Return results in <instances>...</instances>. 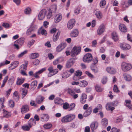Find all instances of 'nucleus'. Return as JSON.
I'll list each match as a JSON object with an SVG mask.
<instances>
[{
	"instance_id": "f257e3e1",
	"label": "nucleus",
	"mask_w": 132,
	"mask_h": 132,
	"mask_svg": "<svg viewBox=\"0 0 132 132\" xmlns=\"http://www.w3.org/2000/svg\"><path fill=\"white\" fill-rule=\"evenodd\" d=\"M75 118V116L73 114H69L62 118L61 121L63 123H67L72 121Z\"/></svg>"
},
{
	"instance_id": "f03ea898",
	"label": "nucleus",
	"mask_w": 132,
	"mask_h": 132,
	"mask_svg": "<svg viewBox=\"0 0 132 132\" xmlns=\"http://www.w3.org/2000/svg\"><path fill=\"white\" fill-rule=\"evenodd\" d=\"M121 68L123 71L126 72L131 69L132 67L130 64L123 62L121 64Z\"/></svg>"
},
{
	"instance_id": "7ed1b4c3",
	"label": "nucleus",
	"mask_w": 132,
	"mask_h": 132,
	"mask_svg": "<svg viewBox=\"0 0 132 132\" xmlns=\"http://www.w3.org/2000/svg\"><path fill=\"white\" fill-rule=\"evenodd\" d=\"M93 59V56L90 53L86 54L83 57V61L85 62L89 63Z\"/></svg>"
},
{
	"instance_id": "20e7f679",
	"label": "nucleus",
	"mask_w": 132,
	"mask_h": 132,
	"mask_svg": "<svg viewBox=\"0 0 132 132\" xmlns=\"http://www.w3.org/2000/svg\"><path fill=\"white\" fill-rule=\"evenodd\" d=\"M80 47L75 46L71 50V55L74 57L77 55L81 51Z\"/></svg>"
},
{
	"instance_id": "39448f33",
	"label": "nucleus",
	"mask_w": 132,
	"mask_h": 132,
	"mask_svg": "<svg viewBox=\"0 0 132 132\" xmlns=\"http://www.w3.org/2000/svg\"><path fill=\"white\" fill-rule=\"evenodd\" d=\"M51 10L50 9L46 15L47 18L49 19L51 18L52 16V11H55L57 9L56 6L55 5H53L51 7Z\"/></svg>"
},
{
	"instance_id": "423d86ee",
	"label": "nucleus",
	"mask_w": 132,
	"mask_h": 132,
	"mask_svg": "<svg viewBox=\"0 0 132 132\" xmlns=\"http://www.w3.org/2000/svg\"><path fill=\"white\" fill-rule=\"evenodd\" d=\"M47 13L46 10L44 9L42 10L39 13L38 16V19L40 20L43 19L45 18V14Z\"/></svg>"
},
{
	"instance_id": "0eeeda50",
	"label": "nucleus",
	"mask_w": 132,
	"mask_h": 132,
	"mask_svg": "<svg viewBox=\"0 0 132 132\" xmlns=\"http://www.w3.org/2000/svg\"><path fill=\"white\" fill-rule=\"evenodd\" d=\"M75 22V20L74 19H71L68 21L67 24V27L68 29H71L73 28Z\"/></svg>"
},
{
	"instance_id": "6e6552de",
	"label": "nucleus",
	"mask_w": 132,
	"mask_h": 132,
	"mask_svg": "<svg viewBox=\"0 0 132 132\" xmlns=\"http://www.w3.org/2000/svg\"><path fill=\"white\" fill-rule=\"evenodd\" d=\"M75 58H71L68 60L66 63V67L67 68H70L73 64L75 62Z\"/></svg>"
},
{
	"instance_id": "1a4fd4ad",
	"label": "nucleus",
	"mask_w": 132,
	"mask_h": 132,
	"mask_svg": "<svg viewBox=\"0 0 132 132\" xmlns=\"http://www.w3.org/2000/svg\"><path fill=\"white\" fill-rule=\"evenodd\" d=\"M98 126V123L96 121H94L90 125V127L92 132H94V130L97 128Z\"/></svg>"
},
{
	"instance_id": "9d476101",
	"label": "nucleus",
	"mask_w": 132,
	"mask_h": 132,
	"mask_svg": "<svg viewBox=\"0 0 132 132\" xmlns=\"http://www.w3.org/2000/svg\"><path fill=\"white\" fill-rule=\"evenodd\" d=\"M120 46L121 49L125 50H129L131 48L129 44L125 43H121L120 44Z\"/></svg>"
},
{
	"instance_id": "9b49d317",
	"label": "nucleus",
	"mask_w": 132,
	"mask_h": 132,
	"mask_svg": "<svg viewBox=\"0 0 132 132\" xmlns=\"http://www.w3.org/2000/svg\"><path fill=\"white\" fill-rule=\"evenodd\" d=\"M62 15L61 14L59 13L56 14L54 17V22L57 23L60 21L62 19Z\"/></svg>"
},
{
	"instance_id": "f8f14e48",
	"label": "nucleus",
	"mask_w": 132,
	"mask_h": 132,
	"mask_svg": "<svg viewBox=\"0 0 132 132\" xmlns=\"http://www.w3.org/2000/svg\"><path fill=\"white\" fill-rule=\"evenodd\" d=\"M66 44L65 43H62L59 44L56 48V51L57 52L61 51L66 46Z\"/></svg>"
},
{
	"instance_id": "ddd939ff",
	"label": "nucleus",
	"mask_w": 132,
	"mask_h": 132,
	"mask_svg": "<svg viewBox=\"0 0 132 132\" xmlns=\"http://www.w3.org/2000/svg\"><path fill=\"white\" fill-rule=\"evenodd\" d=\"M3 116L1 117V118L2 119L3 118H8L11 116V114L10 113L8 112L5 109L3 110Z\"/></svg>"
},
{
	"instance_id": "4468645a",
	"label": "nucleus",
	"mask_w": 132,
	"mask_h": 132,
	"mask_svg": "<svg viewBox=\"0 0 132 132\" xmlns=\"http://www.w3.org/2000/svg\"><path fill=\"white\" fill-rule=\"evenodd\" d=\"M105 29V26L103 24L101 25L99 27L97 30V34L98 35L101 34L104 31Z\"/></svg>"
},
{
	"instance_id": "2eb2a0df",
	"label": "nucleus",
	"mask_w": 132,
	"mask_h": 132,
	"mask_svg": "<svg viewBox=\"0 0 132 132\" xmlns=\"http://www.w3.org/2000/svg\"><path fill=\"white\" fill-rule=\"evenodd\" d=\"M92 111V106L89 107L84 113L83 116L84 117L88 116L91 114Z\"/></svg>"
},
{
	"instance_id": "dca6fc26",
	"label": "nucleus",
	"mask_w": 132,
	"mask_h": 132,
	"mask_svg": "<svg viewBox=\"0 0 132 132\" xmlns=\"http://www.w3.org/2000/svg\"><path fill=\"white\" fill-rule=\"evenodd\" d=\"M41 120L42 121H46L48 120L49 117L48 114H41L40 116Z\"/></svg>"
},
{
	"instance_id": "f3484780",
	"label": "nucleus",
	"mask_w": 132,
	"mask_h": 132,
	"mask_svg": "<svg viewBox=\"0 0 132 132\" xmlns=\"http://www.w3.org/2000/svg\"><path fill=\"white\" fill-rule=\"evenodd\" d=\"M119 28L120 31L122 32H125L127 31L126 26L123 24H120L119 25Z\"/></svg>"
},
{
	"instance_id": "a211bd4d",
	"label": "nucleus",
	"mask_w": 132,
	"mask_h": 132,
	"mask_svg": "<svg viewBox=\"0 0 132 132\" xmlns=\"http://www.w3.org/2000/svg\"><path fill=\"white\" fill-rule=\"evenodd\" d=\"M106 71L109 73L111 74H114L116 72L115 69L113 67H108L106 69Z\"/></svg>"
},
{
	"instance_id": "6ab92c4d",
	"label": "nucleus",
	"mask_w": 132,
	"mask_h": 132,
	"mask_svg": "<svg viewBox=\"0 0 132 132\" xmlns=\"http://www.w3.org/2000/svg\"><path fill=\"white\" fill-rule=\"evenodd\" d=\"M46 70V69L45 68H42L40 70L36 72L34 75V77L36 78H39V75L45 71Z\"/></svg>"
},
{
	"instance_id": "aec40b11",
	"label": "nucleus",
	"mask_w": 132,
	"mask_h": 132,
	"mask_svg": "<svg viewBox=\"0 0 132 132\" xmlns=\"http://www.w3.org/2000/svg\"><path fill=\"white\" fill-rule=\"evenodd\" d=\"M79 34V31L77 29H74L70 33V35L72 37H77Z\"/></svg>"
},
{
	"instance_id": "412c9836",
	"label": "nucleus",
	"mask_w": 132,
	"mask_h": 132,
	"mask_svg": "<svg viewBox=\"0 0 132 132\" xmlns=\"http://www.w3.org/2000/svg\"><path fill=\"white\" fill-rule=\"evenodd\" d=\"M113 106L111 102L107 103L106 105V108L108 110H111L113 111L115 108L114 107H112Z\"/></svg>"
},
{
	"instance_id": "4be33fe9",
	"label": "nucleus",
	"mask_w": 132,
	"mask_h": 132,
	"mask_svg": "<svg viewBox=\"0 0 132 132\" xmlns=\"http://www.w3.org/2000/svg\"><path fill=\"white\" fill-rule=\"evenodd\" d=\"M94 13L97 18L101 19L102 17V15L101 13L98 10H95L94 11Z\"/></svg>"
},
{
	"instance_id": "5701e85b",
	"label": "nucleus",
	"mask_w": 132,
	"mask_h": 132,
	"mask_svg": "<svg viewBox=\"0 0 132 132\" xmlns=\"http://www.w3.org/2000/svg\"><path fill=\"white\" fill-rule=\"evenodd\" d=\"M20 91L21 93L22 98H23L27 94L28 92V90L25 88H21L20 89Z\"/></svg>"
},
{
	"instance_id": "b1692460",
	"label": "nucleus",
	"mask_w": 132,
	"mask_h": 132,
	"mask_svg": "<svg viewBox=\"0 0 132 132\" xmlns=\"http://www.w3.org/2000/svg\"><path fill=\"white\" fill-rule=\"evenodd\" d=\"M60 32V31L57 30V33L54 34L53 36V39L54 42H55L58 39Z\"/></svg>"
},
{
	"instance_id": "393cba45",
	"label": "nucleus",
	"mask_w": 132,
	"mask_h": 132,
	"mask_svg": "<svg viewBox=\"0 0 132 132\" xmlns=\"http://www.w3.org/2000/svg\"><path fill=\"white\" fill-rule=\"evenodd\" d=\"M44 98L42 96H39L36 99L37 103L38 104H40L44 101Z\"/></svg>"
},
{
	"instance_id": "a878e982",
	"label": "nucleus",
	"mask_w": 132,
	"mask_h": 132,
	"mask_svg": "<svg viewBox=\"0 0 132 132\" xmlns=\"http://www.w3.org/2000/svg\"><path fill=\"white\" fill-rule=\"evenodd\" d=\"M29 110V108L28 106L25 105L23 106L21 109L22 113H25Z\"/></svg>"
},
{
	"instance_id": "bb28decb",
	"label": "nucleus",
	"mask_w": 132,
	"mask_h": 132,
	"mask_svg": "<svg viewBox=\"0 0 132 132\" xmlns=\"http://www.w3.org/2000/svg\"><path fill=\"white\" fill-rule=\"evenodd\" d=\"M87 96L85 93H83L82 94L80 102L82 104H84L86 101Z\"/></svg>"
},
{
	"instance_id": "cd10ccee",
	"label": "nucleus",
	"mask_w": 132,
	"mask_h": 132,
	"mask_svg": "<svg viewBox=\"0 0 132 132\" xmlns=\"http://www.w3.org/2000/svg\"><path fill=\"white\" fill-rule=\"evenodd\" d=\"M24 41V39L23 38H20L15 42V43H17L20 46H22Z\"/></svg>"
},
{
	"instance_id": "c85d7f7f",
	"label": "nucleus",
	"mask_w": 132,
	"mask_h": 132,
	"mask_svg": "<svg viewBox=\"0 0 132 132\" xmlns=\"http://www.w3.org/2000/svg\"><path fill=\"white\" fill-rule=\"evenodd\" d=\"M25 79L24 78H18L16 82V84L18 85H21L24 81Z\"/></svg>"
},
{
	"instance_id": "c756f323",
	"label": "nucleus",
	"mask_w": 132,
	"mask_h": 132,
	"mask_svg": "<svg viewBox=\"0 0 132 132\" xmlns=\"http://www.w3.org/2000/svg\"><path fill=\"white\" fill-rule=\"evenodd\" d=\"M54 101L55 104H61L63 102V101L59 98H55Z\"/></svg>"
},
{
	"instance_id": "7c9ffc66",
	"label": "nucleus",
	"mask_w": 132,
	"mask_h": 132,
	"mask_svg": "<svg viewBox=\"0 0 132 132\" xmlns=\"http://www.w3.org/2000/svg\"><path fill=\"white\" fill-rule=\"evenodd\" d=\"M112 39L115 42H116L118 40V37L115 32H113L112 33Z\"/></svg>"
},
{
	"instance_id": "2f4dec72",
	"label": "nucleus",
	"mask_w": 132,
	"mask_h": 132,
	"mask_svg": "<svg viewBox=\"0 0 132 132\" xmlns=\"http://www.w3.org/2000/svg\"><path fill=\"white\" fill-rule=\"evenodd\" d=\"M13 98V99L16 102L18 101L19 100V96L17 92H15L14 93Z\"/></svg>"
},
{
	"instance_id": "473e14b6",
	"label": "nucleus",
	"mask_w": 132,
	"mask_h": 132,
	"mask_svg": "<svg viewBox=\"0 0 132 132\" xmlns=\"http://www.w3.org/2000/svg\"><path fill=\"white\" fill-rule=\"evenodd\" d=\"M4 132H11V130L10 129L8 125H4L3 128Z\"/></svg>"
},
{
	"instance_id": "72a5a7b5",
	"label": "nucleus",
	"mask_w": 132,
	"mask_h": 132,
	"mask_svg": "<svg viewBox=\"0 0 132 132\" xmlns=\"http://www.w3.org/2000/svg\"><path fill=\"white\" fill-rule=\"evenodd\" d=\"M87 82L84 80L81 81L79 83V86L82 87H85L87 85Z\"/></svg>"
},
{
	"instance_id": "f704fd0d",
	"label": "nucleus",
	"mask_w": 132,
	"mask_h": 132,
	"mask_svg": "<svg viewBox=\"0 0 132 132\" xmlns=\"http://www.w3.org/2000/svg\"><path fill=\"white\" fill-rule=\"evenodd\" d=\"M29 123L31 127V125H34L36 123V121L33 118H31L29 121Z\"/></svg>"
},
{
	"instance_id": "c9c22d12",
	"label": "nucleus",
	"mask_w": 132,
	"mask_h": 132,
	"mask_svg": "<svg viewBox=\"0 0 132 132\" xmlns=\"http://www.w3.org/2000/svg\"><path fill=\"white\" fill-rule=\"evenodd\" d=\"M28 64V62H26L25 64H23L20 66V70H23L26 71L27 70V67Z\"/></svg>"
},
{
	"instance_id": "e433bc0d",
	"label": "nucleus",
	"mask_w": 132,
	"mask_h": 132,
	"mask_svg": "<svg viewBox=\"0 0 132 132\" xmlns=\"http://www.w3.org/2000/svg\"><path fill=\"white\" fill-rule=\"evenodd\" d=\"M124 78L125 80L127 81H129L131 80V76L128 74H125L124 75Z\"/></svg>"
},
{
	"instance_id": "4c0bfd02",
	"label": "nucleus",
	"mask_w": 132,
	"mask_h": 132,
	"mask_svg": "<svg viewBox=\"0 0 132 132\" xmlns=\"http://www.w3.org/2000/svg\"><path fill=\"white\" fill-rule=\"evenodd\" d=\"M31 9L29 7L26 8L24 10V13L27 15L30 14L31 13Z\"/></svg>"
},
{
	"instance_id": "58836bf2",
	"label": "nucleus",
	"mask_w": 132,
	"mask_h": 132,
	"mask_svg": "<svg viewBox=\"0 0 132 132\" xmlns=\"http://www.w3.org/2000/svg\"><path fill=\"white\" fill-rule=\"evenodd\" d=\"M39 56V54L37 53H32L30 56V58L31 59H34L37 57Z\"/></svg>"
},
{
	"instance_id": "ea45409f",
	"label": "nucleus",
	"mask_w": 132,
	"mask_h": 132,
	"mask_svg": "<svg viewBox=\"0 0 132 132\" xmlns=\"http://www.w3.org/2000/svg\"><path fill=\"white\" fill-rule=\"evenodd\" d=\"M101 123L104 126H107L108 123V120L106 118H103L102 120Z\"/></svg>"
},
{
	"instance_id": "a19ab883",
	"label": "nucleus",
	"mask_w": 132,
	"mask_h": 132,
	"mask_svg": "<svg viewBox=\"0 0 132 132\" xmlns=\"http://www.w3.org/2000/svg\"><path fill=\"white\" fill-rule=\"evenodd\" d=\"M37 81H33L31 83L30 86L32 88H33V89H34L37 86Z\"/></svg>"
},
{
	"instance_id": "79ce46f5",
	"label": "nucleus",
	"mask_w": 132,
	"mask_h": 132,
	"mask_svg": "<svg viewBox=\"0 0 132 132\" xmlns=\"http://www.w3.org/2000/svg\"><path fill=\"white\" fill-rule=\"evenodd\" d=\"M106 4V1L105 0H101L100 3V7L102 8H104Z\"/></svg>"
},
{
	"instance_id": "37998d69",
	"label": "nucleus",
	"mask_w": 132,
	"mask_h": 132,
	"mask_svg": "<svg viewBox=\"0 0 132 132\" xmlns=\"http://www.w3.org/2000/svg\"><path fill=\"white\" fill-rule=\"evenodd\" d=\"M71 75V74H69L67 72H64L62 75V78H66L69 77Z\"/></svg>"
},
{
	"instance_id": "c03bdc74",
	"label": "nucleus",
	"mask_w": 132,
	"mask_h": 132,
	"mask_svg": "<svg viewBox=\"0 0 132 132\" xmlns=\"http://www.w3.org/2000/svg\"><path fill=\"white\" fill-rule=\"evenodd\" d=\"M14 81V77H11L8 81V84L10 85H12Z\"/></svg>"
},
{
	"instance_id": "a18cd8bd",
	"label": "nucleus",
	"mask_w": 132,
	"mask_h": 132,
	"mask_svg": "<svg viewBox=\"0 0 132 132\" xmlns=\"http://www.w3.org/2000/svg\"><path fill=\"white\" fill-rule=\"evenodd\" d=\"M95 88L96 91L98 92H101L103 90V89L100 86L98 85H96Z\"/></svg>"
},
{
	"instance_id": "49530a36",
	"label": "nucleus",
	"mask_w": 132,
	"mask_h": 132,
	"mask_svg": "<svg viewBox=\"0 0 132 132\" xmlns=\"http://www.w3.org/2000/svg\"><path fill=\"white\" fill-rule=\"evenodd\" d=\"M68 93L71 96L75 94V92L73 90L70 88H69L67 90Z\"/></svg>"
},
{
	"instance_id": "de8ad7c7",
	"label": "nucleus",
	"mask_w": 132,
	"mask_h": 132,
	"mask_svg": "<svg viewBox=\"0 0 132 132\" xmlns=\"http://www.w3.org/2000/svg\"><path fill=\"white\" fill-rule=\"evenodd\" d=\"M75 106V104L74 103H71L70 105H69V111L73 110L74 109Z\"/></svg>"
},
{
	"instance_id": "09e8293b",
	"label": "nucleus",
	"mask_w": 132,
	"mask_h": 132,
	"mask_svg": "<svg viewBox=\"0 0 132 132\" xmlns=\"http://www.w3.org/2000/svg\"><path fill=\"white\" fill-rule=\"evenodd\" d=\"M63 109H67L69 108V104L68 103L65 102L63 103Z\"/></svg>"
},
{
	"instance_id": "8fccbe9b",
	"label": "nucleus",
	"mask_w": 132,
	"mask_h": 132,
	"mask_svg": "<svg viewBox=\"0 0 132 132\" xmlns=\"http://www.w3.org/2000/svg\"><path fill=\"white\" fill-rule=\"evenodd\" d=\"M19 64V62L18 61H15L11 64L10 65L11 66H14L15 67H16Z\"/></svg>"
},
{
	"instance_id": "3c124183",
	"label": "nucleus",
	"mask_w": 132,
	"mask_h": 132,
	"mask_svg": "<svg viewBox=\"0 0 132 132\" xmlns=\"http://www.w3.org/2000/svg\"><path fill=\"white\" fill-rule=\"evenodd\" d=\"M9 105L11 108H13L14 106V103L13 101L10 100L9 102Z\"/></svg>"
},
{
	"instance_id": "603ef678",
	"label": "nucleus",
	"mask_w": 132,
	"mask_h": 132,
	"mask_svg": "<svg viewBox=\"0 0 132 132\" xmlns=\"http://www.w3.org/2000/svg\"><path fill=\"white\" fill-rule=\"evenodd\" d=\"M33 29L31 27H30L28 29L26 32V34L27 35H30L32 31H33Z\"/></svg>"
},
{
	"instance_id": "864d4df0",
	"label": "nucleus",
	"mask_w": 132,
	"mask_h": 132,
	"mask_svg": "<svg viewBox=\"0 0 132 132\" xmlns=\"http://www.w3.org/2000/svg\"><path fill=\"white\" fill-rule=\"evenodd\" d=\"M113 90L115 92L119 93V90L118 89V87L116 85H114L113 88Z\"/></svg>"
},
{
	"instance_id": "5fc2aeb1",
	"label": "nucleus",
	"mask_w": 132,
	"mask_h": 132,
	"mask_svg": "<svg viewBox=\"0 0 132 132\" xmlns=\"http://www.w3.org/2000/svg\"><path fill=\"white\" fill-rule=\"evenodd\" d=\"M4 99L5 98L4 97L1 98H0V103L2 108H3L4 107L3 103L4 102Z\"/></svg>"
},
{
	"instance_id": "6e6d98bb",
	"label": "nucleus",
	"mask_w": 132,
	"mask_h": 132,
	"mask_svg": "<svg viewBox=\"0 0 132 132\" xmlns=\"http://www.w3.org/2000/svg\"><path fill=\"white\" fill-rule=\"evenodd\" d=\"M27 52V50H25L23 52L20 53L18 55V57H20L22 56L25 54H26Z\"/></svg>"
},
{
	"instance_id": "4d7b16f0",
	"label": "nucleus",
	"mask_w": 132,
	"mask_h": 132,
	"mask_svg": "<svg viewBox=\"0 0 132 132\" xmlns=\"http://www.w3.org/2000/svg\"><path fill=\"white\" fill-rule=\"evenodd\" d=\"M111 132H120V130L116 128L113 127L111 129Z\"/></svg>"
},
{
	"instance_id": "13d9d810",
	"label": "nucleus",
	"mask_w": 132,
	"mask_h": 132,
	"mask_svg": "<svg viewBox=\"0 0 132 132\" xmlns=\"http://www.w3.org/2000/svg\"><path fill=\"white\" fill-rule=\"evenodd\" d=\"M52 126V125L50 124H46L44 125V127L45 128L48 129L50 128Z\"/></svg>"
},
{
	"instance_id": "bf43d9fd",
	"label": "nucleus",
	"mask_w": 132,
	"mask_h": 132,
	"mask_svg": "<svg viewBox=\"0 0 132 132\" xmlns=\"http://www.w3.org/2000/svg\"><path fill=\"white\" fill-rule=\"evenodd\" d=\"M91 69L95 73H97L98 72V70L96 67H91Z\"/></svg>"
},
{
	"instance_id": "052dcab7",
	"label": "nucleus",
	"mask_w": 132,
	"mask_h": 132,
	"mask_svg": "<svg viewBox=\"0 0 132 132\" xmlns=\"http://www.w3.org/2000/svg\"><path fill=\"white\" fill-rule=\"evenodd\" d=\"M107 81V78L106 77H104L102 80V82L103 84L106 83Z\"/></svg>"
},
{
	"instance_id": "680f3d73",
	"label": "nucleus",
	"mask_w": 132,
	"mask_h": 132,
	"mask_svg": "<svg viewBox=\"0 0 132 132\" xmlns=\"http://www.w3.org/2000/svg\"><path fill=\"white\" fill-rule=\"evenodd\" d=\"M82 72L79 71H77L75 73V75L76 76H80L82 75Z\"/></svg>"
},
{
	"instance_id": "e2e57ef3",
	"label": "nucleus",
	"mask_w": 132,
	"mask_h": 132,
	"mask_svg": "<svg viewBox=\"0 0 132 132\" xmlns=\"http://www.w3.org/2000/svg\"><path fill=\"white\" fill-rule=\"evenodd\" d=\"M85 73L87 74L88 76L89 77L92 78H94V76L90 72L88 71H86L85 72Z\"/></svg>"
},
{
	"instance_id": "0e129e2a",
	"label": "nucleus",
	"mask_w": 132,
	"mask_h": 132,
	"mask_svg": "<svg viewBox=\"0 0 132 132\" xmlns=\"http://www.w3.org/2000/svg\"><path fill=\"white\" fill-rule=\"evenodd\" d=\"M30 105L32 106H34L36 107H37V104H36L35 101L33 100H31L30 102Z\"/></svg>"
},
{
	"instance_id": "69168bd1",
	"label": "nucleus",
	"mask_w": 132,
	"mask_h": 132,
	"mask_svg": "<svg viewBox=\"0 0 132 132\" xmlns=\"http://www.w3.org/2000/svg\"><path fill=\"white\" fill-rule=\"evenodd\" d=\"M13 46L16 49L18 50L19 49L20 46L17 43L14 42V44H13Z\"/></svg>"
},
{
	"instance_id": "338daca9",
	"label": "nucleus",
	"mask_w": 132,
	"mask_h": 132,
	"mask_svg": "<svg viewBox=\"0 0 132 132\" xmlns=\"http://www.w3.org/2000/svg\"><path fill=\"white\" fill-rule=\"evenodd\" d=\"M92 60L93 62V64H95L97 63L98 60L97 58L96 57H94Z\"/></svg>"
},
{
	"instance_id": "774afa93",
	"label": "nucleus",
	"mask_w": 132,
	"mask_h": 132,
	"mask_svg": "<svg viewBox=\"0 0 132 132\" xmlns=\"http://www.w3.org/2000/svg\"><path fill=\"white\" fill-rule=\"evenodd\" d=\"M39 62L38 60L36 59L34 61L33 63L34 65H37L39 64Z\"/></svg>"
}]
</instances>
